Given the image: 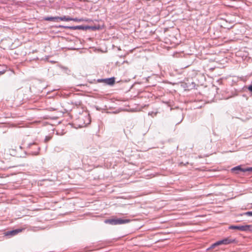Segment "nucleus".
Here are the masks:
<instances>
[{"mask_svg": "<svg viewBox=\"0 0 252 252\" xmlns=\"http://www.w3.org/2000/svg\"><path fill=\"white\" fill-rule=\"evenodd\" d=\"M105 223H109L111 225H118L125 224L130 222L129 219H122L121 218H114L112 219L106 220Z\"/></svg>", "mask_w": 252, "mask_h": 252, "instance_id": "nucleus-1", "label": "nucleus"}, {"mask_svg": "<svg viewBox=\"0 0 252 252\" xmlns=\"http://www.w3.org/2000/svg\"><path fill=\"white\" fill-rule=\"evenodd\" d=\"M252 225H230L229 228L230 229H237L242 231H251Z\"/></svg>", "mask_w": 252, "mask_h": 252, "instance_id": "nucleus-2", "label": "nucleus"}, {"mask_svg": "<svg viewBox=\"0 0 252 252\" xmlns=\"http://www.w3.org/2000/svg\"><path fill=\"white\" fill-rule=\"evenodd\" d=\"M234 240L231 239L229 238H226L221 240H220L214 243L212 245V248H214L215 246L220 245H228L233 243Z\"/></svg>", "mask_w": 252, "mask_h": 252, "instance_id": "nucleus-3", "label": "nucleus"}, {"mask_svg": "<svg viewBox=\"0 0 252 252\" xmlns=\"http://www.w3.org/2000/svg\"><path fill=\"white\" fill-rule=\"evenodd\" d=\"M244 168H241L240 166H237L231 169L232 172L235 173H239L240 172H243Z\"/></svg>", "mask_w": 252, "mask_h": 252, "instance_id": "nucleus-4", "label": "nucleus"}, {"mask_svg": "<svg viewBox=\"0 0 252 252\" xmlns=\"http://www.w3.org/2000/svg\"><path fill=\"white\" fill-rule=\"evenodd\" d=\"M105 82L108 85H113L115 82V79L114 77L106 79L104 80Z\"/></svg>", "mask_w": 252, "mask_h": 252, "instance_id": "nucleus-5", "label": "nucleus"}, {"mask_svg": "<svg viewBox=\"0 0 252 252\" xmlns=\"http://www.w3.org/2000/svg\"><path fill=\"white\" fill-rule=\"evenodd\" d=\"M22 231V229H17L12 231H10L7 233V235H15L17 234H18L19 232H20Z\"/></svg>", "mask_w": 252, "mask_h": 252, "instance_id": "nucleus-6", "label": "nucleus"}, {"mask_svg": "<svg viewBox=\"0 0 252 252\" xmlns=\"http://www.w3.org/2000/svg\"><path fill=\"white\" fill-rule=\"evenodd\" d=\"M66 29H68L70 30H80V29H83L84 27L82 26H73V27H64Z\"/></svg>", "mask_w": 252, "mask_h": 252, "instance_id": "nucleus-7", "label": "nucleus"}, {"mask_svg": "<svg viewBox=\"0 0 252 252\" xmlns=\"http://www.w3.org/2000/svg\"><path fill=\"white\" fill-rule=\"evenodd\" d=\"M70 21H73L75 22H89L90 20L87 19H78V18H71Z\"/></svg>", "mask_w": 252, "mask_h": 252, "instance_id": "nucleus-8", "label": "nucleus"}, {"mask_svg": "<svg viewBox=\"0 0 252 252\" xmlns=\"http://www.w3.org/2000/svg\"><path fill=\"white\" fill-rule=\"evenodd\" d=\"M58 20L64 21H70L71 18L68 16H64L63 17H58Z\"/></svg>", "mask_w": 252, "mask_h": 252, "instance_id": "nucleus-9", "label": "nucleus"}, {"mask_svg": "<svg viewBox=\"0 0 252 252\" xmlns=\"http://www.w3.org/2000/svg\"><path fill=\"white\" fill-rule=\"evenodd\" d=\"M45 20L46 21H58V17H47L45 18Z\"/></svg>", "mask_w": 252, "mask_h": 252, "instance_id": "nucleus-10", "label": "nucleus"}, {"mask_svg": "<svg viewBox=\"0 0 252 252\" xmlns=\"http://www.w3.org/2000/svg\"><path fill=\"white\" fill-rule=\"evenodd\" d=\"M252 172V167H249L247 168H244V170H243V172Z\"/></svg>", "mask_w": 252, "mask_h": 252, "instance_id": "nucleus-11", "label": "nucleus"}, {"mask_svg": "<svg viewBox=\"0 0 252 252\" xmlns=\"http://www.w3.org/2000/svg\"><path fill=\"white\" fill-rule=\"evenodd\" d=\"M245 215L248 216H252V211L247 212L245 213Z\"/></svg>", "mask_w": 252, "mask_h": 252, "instance_id": "nucleus-12", "label": "nucleus"}, {"mask_svg": "<svg viewBox=\"0 0 252 252\" xmlns=\"http://www.w3.org/2000/svg\"><path fill=\"white\" fill-rule=\"evenodd\" d=\"M248 89H249V90L250 92H252V85L248 87Z\"/></svg>", "mask_w": 252, "mask_h": 252, "instance_id": "nucleus-13", "label": "nucleus"}, {"mask_svg": "<svg viewBox=\"0 0 252 252\" xmlns=\"http://www.w3.org/2000/svg\"><path fill=\"white\" fill-rule=\"evenodd\" d=\"M50 138H51L50 137H46L45 140V141L47 142V141L50 140Z\"/></svg>", "mask_w": 252, "mask_h": 252, "instance_id": "nucleus-14", "label": "nucleus"}, {"mask_svg": "<svg viewBox=\"0 0 252 252\" xmlns=\"http://www.w3.org/2000/svg\"><path fill=\"white\" fill-rule=\"evenodd\" d=\"M2 72L0 71V75L2 74Z\"/></svg>", "mask_w": 252, "mask_h": 252, "instance_id": "nucleus-15", "label": "nucleus"}]
</instances>
